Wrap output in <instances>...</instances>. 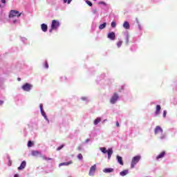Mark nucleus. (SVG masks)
<instances>
[{
  "mask_svg": "<svg viewBox=\"0 0 177 177\" xmlns=\"http://www.w3.org/2000/svg\"><path fill=\"white\" fill-rule=\"evenodd\" d=\"M59 26H60V22H59V21L57 20L53 19L51 24V28L49 30L50 32H52L53 30H57V28H59Z\"/></svg>",
  "mask_w": 177,
  "mask_h": 177,
  "instance_id": "f257e3e1",
  "label": "nucleus"
},
{
  "mask_svg": "<svg viewBox=\"0 0 177 177\" xmlns=\"http://www.w3.org/2000/svg\"><path fill=\"white\" fill-rule=\"evenodd\" d=\"M20 16H21V13L19 12V11L15 10H11L10 11L8 17L10 19H12L13 17H20Z\"/></svg>",
  "mask_w": 177,
  "mask_h": 177,
  "instance_id": "f03ea898",
  "label": "nucleus"
},
{
  "mask_svg": "<svg viewBox=\"0 0 177 177\" xmlns=\"http://www.w3.org/2000/svg\"><path fill=\"white\" fill-rule=\"evenodd\" d=\"M140 160V156H134L131 160V168H135V165Z\"/></svg>",
  "mask_w": 177,
  "mask_h": 177,
  "instance_id": "7ed1b4c3",
  "label": "nucleus"
},
{
  "mask_svg": "<svg viewBox=\"0 0 177 177\" xmlns=\"http://www.w3.org/2000/svg\"><path fill=\"white\" fill-rule=\"evenodd\" d=\"M32 88V85L28 83H26L22 86V89L25 91V92H30V91H31Z\"/></svg>",
  "mask_w": 177,
  "mask_h": 177,
  "instance_id": "20e7f679",
  "label": "nucleus"
},
{
  "mask_svg": "<svg viewBox=\"0 0 177 177\" xmlns=\"http://www.w3.org/2000/svg\"><path fill=\"white\" fill-rule=\"evenodd\" d=\"M118 94H117V93H115L113 94V95L111 97V100H110V102L112 104H114L115 103V102H117V100H118Z\"/></svg>",
  "mask_w": 177,
  "mask_h": 177,
  "instance_id": "39448f33",
  "label": "nucleus"
},
{
  "mask_svg": "<svg viewBox=\"0 0 177 177\" xmlns=\"http://www.w3.org/2000/svg\"><path fill=\"white\" fill-rule=\"evenodd\" d=\"M95 172H96V165H93L91 167L88 173L89 176H93V175H95Z\"/></svg>",
  "mask_w": 177,
  "mask_h": 177,
  "instance_id": "423d86ee",
  "label": "nucleus"
},
{
  "mask_svg": "<svg viewBox=\"0 0 177 177\" xmlns=\"http://www.w3.org/2000/svg\"><path fill=\"white\" fill-rule=\"evenodd\" d=\"M155 135H158V133H162V128L160 126H156L154 130Z\"/></svg>",
  "mask_w": 177,
  "mask_h": 177,
  "instance_id": "0eeeda50",
  "label": "nucleus"
},
{
  "mask_svg": "<svg viewBox=\"0 0 177 177\" xmlns=\"http://www.w3.org/2000/svg\"><path fill=\"white\" fill-rule=\"evenodd\" d=\"M107 38L111 41H114V39H115V33L114 32H109L107 35Z\"/></svg>",
  "mask_w": 177,
  "mask_h": 177,
  "instance_id": "6e6552de",
  "label": "nucleus"
},
{
  "mask_svg": "<svg viewBox=\"0 0 177 177\" xmlns=\"http://www.w3.org/2000/svg\"><path fill=\"white\" fill-rule=\"evenodd\" d=\"M26 165H27V162H26V160L22 161V162L21 163V165L18 167L19 171H21V169H24Z\"/></svg>",
  "mask_w": 177,
  "mask_h": 177,
  "instance_id": "1a4fd4ad",
  "label": "nucleus"
},
{
  "mask_svg": "<svg viewBox=\"0 0 177 177\" xmlns=\"http://www.w3.org/2000/svg\"><path fill=\"white\" fill-rule=\"evenodd\" d=\"M73 164V160H70L69 162H64L62 163L59 164V167H63V166H68L70 165Z\"/></svg>",
  "mask_w": 177,
  "mask_h": 177,
  "instance_id": "9d476101",
  "label": "nucleus"
},
{
  "mask_svg": "<svg viewBox=\"0 0 177 177\" xmlns=\"http://www.w3.org/2000/svg\"><path fill=\"white\" fill-rule=\"evenodd\" d=\"M103 172L105 174H110L111 172H114V169L113 168H106L103 170Z\"/></svg>",
  "mask_w": 177,
  "mask_h": 177,
  "instance_id": "9b49d317",
  "label": "nucleus"
},
{
  "mask_svg": "<svg viewBox=\"0 0 177 177\" xmlns=\"http://www.w3.org/2000/svg\"><path fill=\"white\" fill-rule=\"evenodd\" d=\"M116 158L118 160V162L120 165H124V161H122V157L120 156H117Z\"/></svg>",
  "mask_w": 177,
  "mask_h": 177,
  "instance_id": "f8f14e48",
  "label": "nucleus"
},
{
  "mask_svg": "<svg viewBox=\"0 0 177 177\" xmlns=\"http://www.w3.org/2000/svg\"><path fill=\"white\" fill-rule=\"evenodd\" d=\"M124 28H126V30H129L131 28V26L129 25V21H124L123 24Z\"/></svg>",
  "mask_w": 177,
  "mask_h": 177,
  "instance_id": "ddd939ff",
  "label": "nucleus"
},
{
  "mask_svg": "<svg viewBox=\"0 0 177 177\" xmlns=\"http://www.w3.org/2000/svg\"><path fill=\"white\" fill-rule=\"evenodd\" d=\"M106 153L108 154V159L110 160L111 158V155L113 154V149H109Z\"/></svg>",
  "mask_w": 177,
  "mask_h": 177,
  "instance_id": "4468645a",
  "label": "nucleus"
},
{
  "mask_svg": "<svg viewBox=\"0 0 177 177\" xmlns=\"http://www.w3.org/2000/svg\"><path fill=\"white\" fill-rule=\"evenodd\" d=\"M41 30L44 32H46L48 31V25L45 24H41Z\"/></svg>",
  "mask_w": 177,
  "mask_h": 177,
  "instance_id": "2eb2a0df",
  "label": "nucleus"
},
{
  "mask_svg": "<svg viewBox=\"0 0 177 177\" xmlns=\"http://www.w3.org/2000/svg\"><path fill=\"white\" fill-rule=\"evenodd\" d=\"M164 156H165V151H162V152L156 157V160H160V158H163Z\"/></svg>",
  "mask_w": 177,
  "mask_h": 177,
  "instance_id": "dca6fc26",
  "label": "nucleus"
},
{
  "mask_svg": "<svg viewBox=\"0 0 177 177\" xmlns=\"http://www.w3.org/2000/svg\"><path fill=\"white\" fill-rule=\"evenodd\" d=\"M160 111H161V106L157 105L156 106V111L155 112L156 115H158V114H160Z\"/></svg>",
  "mask_w": 177,
  "mask_h": 177,
  "instance_id": "f3484780",
  "label": "nucleus"
},
{
  "mask_svg": "<svg viewBox=\"0 0 177 177\" xmlns=\"http://www.w3.org/2000/svg\"><path fill=\"white\" fill-rule=\"evenodd\" d=\"M100 121H102V118H97L95 120H94V125H97L99 124V122H100Z\"/></svg>",
  "mask_w": 177,
  "mask_h": 177,
  "instance_id": "a211bd4d",
  "label": "nucleus"
},
{
  "mask_svg": "<svg viewBox=\"0 0 177 177\" xmlns=\"http://www.w3.org/2000/svg\"><path fill=\"white\" fill-rule=\"evenodd\" d=\"M121 176H125V175H128V170H123L120 173Z\"/></svg>",
  "mask_w": 177,
  "mask_h": 177,
  "instance_id": "6ab92c4d",
  "label": "nucleus"
},
{
  "mask_svg": "<svg viewBox=\"0 0 177 177\" xmlns=\"http://www.w3.org/2000/svg\"><path fill=\"white\" fill-rule=\"evenodd\" d=\"M41 113L43 115V117L48 121V117L46 116V113H45V111L44 109H41Z\"/></svg>",
  "mask_w": 177,
  "mask_h": 177,
  "instance_id": "aec40b11",
  "label": "nucleus"
},
{
  "mask_svg": "<svg viewBox=\"0 0 177 177\" xmlns=\"http://www.w3.org/2000/svg\"><path fill=\"white\" fill-rule=\"evenodd\" d=\"M42 160H45L46 161H50L52 160V158H47L46 156L42 155L41 156Z\"/></svg>",
  "mask_w": 177,
  "mask_h": 177,
  "instance_id": "412c9836",
  "label": "nucleus"
},
{
  "mask_svg": "<svg viewBox=\"0 0 177 177\" xmlns=\"http://www.w3.org/2000/svg\"><path fill=\"white\" fill-rule=\"evenodd\" d=\"M39 154V151H32L31 153V155L33 156L34 157L38 156Z\"/></svg>",
  "mask_w": 177,
  "mask_h": 177,
  "instance_id": "4be33fe9",
  "label": "nucleus"
},
{
  "mask_svg": "<svg viewBox=\"0 0 177 177\" xmlns=\"http://www.w3.org/2000/svg\"><path fill=\"white\" fill-rule=\"evenodd\" d=\"M106 22H104V24H102L99 26L100 30H103V28H106Z\"/></svg>",
  "mask_w": 177,
  "mask_h": 177,
  "instance_id": "5701e85b",
  "label": "nucleus"
},
{
  "mask_svg": "<svg viewBox=\"0 0 177 177\" xmlns=\"http://www.w3.org/2000/svg\"><path fill=\"white\" fill-rule=\"evenodd\" d=\"M100 151L104 153V154H106L107 153V149H106V147H101Z\"/></svg>",
  "mask_w": 177,
  "mask_h": 177,
  "instance_id": "b1692460",
  "label": "nucleus"
},
{
  "mask_svg": "<svg viewBox=\"0 0 177 177\" xmlns=\"http://www.w3.org/2000/svg\"><path fill=\"white\" fill-rule=\"evenodd\" d=\"M122 46V41H119L117 42L118 48H121Z\"/></svg>",
  "mask_w": 177,
  "mask_h": 177,
  "instance_id": "393cba45",
  "label": "nucleus"
},
{
  "mask_svg": "<svg viewBox=\"0 0 177 177\" xmlns=\"http://www.w3.org/2000/svg\"><path fill=\"white\" fill-rule=\"evenodd\" d=\"M34 146V143L32 142V141H28V147H32Z\"/></svg>",
  "mask_w": 177,
  "mask_h": 177,
  "instance_id": "a878e982",
  "label": "nucleus"
},
{
  "mask_svg": "<svg viewBox=\"0 0 177 177\" xmlns=\"http://www.w3.org/2000/svg\"><path fill=\"white\" fill-rule=\"evenodd\" d=\"M111 26L113 28H115L117 24H115V21H112Z\"/></svg>",
  "mask_w": 177,
  "mask_h": 177,
  "instance_id": "bb28decb",
  "label": "nucleus"
},
{
  "mask_svg": "<svg viewBox=\"0 0 177 177\" xmlns=\"http://www.w3.org/2000/svg\"><path fill=\"white\" fill-rule=\"evenodd\" d=\"M64 1V3H68V4H70L71 3V1L73 0H63Z\"/></svg>",
  "mask_w": 177,
  "mask_h": 177,
  "instance_id": "cd10ccee",
  "label": "nucleus"
},
{
  "mask_svg": "<svg viewBox=\"0 0 177 177\" xmlns=\"http://www.w3.org/2000/svg\"><path fill=\"white\" fill-rule=\"evenodd\" d=\"M77 158H78V160H82V158H84V156H82V154L79 153L77 155Z\"/></svg>",
  "mask_w": 177,
  "mask_h": 177,
  "instance_id": "c85d7f7f",
  "label": "nucleus"
},
{
  "mask_svg": "<svg viewBox=\"0 0 177 177\" xmlns=\"http://www.w3.org/2000/svg\"><path fill=\"white\" fill-rule=\"evenodd\" d=\"M86 3H87V5H88V6H92V2H91L89 0L86 1Z\"/></svg>",
  "mask_w": 177,
  "mask_h": 177,
  "instance_id": "c756f323",
  "label": "nucleus"
},
{
  "mask_svg": "<svg viewBox=\"0 0 177 177\" xmlns=\"http://www.w3.org/2000/svg\"><path fill=\"white\" fill-rule=\"evenodd\" d=\"M44 68H49V64H48V62H46L44 63Z\"/></svg>",
  "mask_w": 177,
  "mask_h": 177,
  "instance_id": "7c9ffc66",
  "label": "nucleus"
},
{
  "mask_svg": "<svg viewBox=\"0 0 177 177\" xmlns=\"http://www.w3.org/2000/svg\"><path fill=\"white\" fill-rule=\"evenodd\" d=\"M64 147V145H61L60 147H59L57 150L59 151V150H62V149Z\"/></svg>",
  "mask_w": 177,
  "mask_h": 177,
  "instance_id": "2f4dec72",
  "label": "nucleus"
},
{
  "mask_svg": "<svg viewBox=\"0 0 177 177\" xmlns=\"http://www.w3.org/2000/svg\"><path fill=\"white\" fill-rule=\"evenodd\" d=\"M163 117H164V118H165V117H167V111H163Z\"/></svg>",
  "mask_w": 177,
  "mask_h": 177,
  "instance_id": "473e14b6",
  "label": "nucleus"
},
{
  "mask_svg": "<svg viewBox=\"0 0 177 177\" xmlns=\"http://www.w3.org/2000/svg\"><path fill=\"white\" fill-rule=\"evenodd\" d=\"M12 165V161L9 160L8 161V166L10 167Z\"/></svg>",
  "mask_w": 177,
  "mask_h": 177,
  "instance_id": "72a5a7b5",
  "label": "nucleus"
},
{
  "mask_svg": "<svg viewBox=\"0 0 177 177\" xmlns=\"http://www.w3.org/2000/svg\"><path fill=\"white\" fill-rule=\"evenodd\" d=\"M39 107H40L41 111H42V110H44V108L42 107V104H40V105H39Z\"/></svg>",
  "mask_w": 177,
  "mask_h": 177,
  "instance_id": "f704fd0d",
  "label": "nucleus"
},
{
  "mask_svg": "<svg viewBox=\"0 0 177 177\" xmlns=\"http://www.w3.org/2000/svg\"><path fill=\"white\" fill-rule=\"evenodd\" d=\"M77 150H79L80 151H81V150H82V148L81 147H77Z\"/></svg>",
  "mask_w": 177,
  "mask_h": 177,
  "instance_id": "c9c22d12",
  "label": "nucleus"
},
{
  "mask_svg": "<svg viewBox=\"0 0 177 177\" xmlns=\"http://www.w3.org/2000/svg\"><path fill=\"white\" fill-rule=\"evenodd\" d=\"M122 90H124V86H122L121 88L119 89V92H121Z\"/></svg>",
  "mask_w": 177,
  "mask_h": 177,
  "instance_id": "e433bc0d",
  "label": "nucleus"
},
{
  "mask_svg": "<svg viewBox=\"0 0 177 177\" xmlns=\"http://www.w3.org/2000/svg\"><path fill=\"white\" fill-rule=\"evenodd\" d=\"M2 104H3V100H0V106H2Z\"/></svg>",
  "mask_w": 177,
  "mask_h": 177,
  "instance_id": "4c0bfd02",
  "label": "nucleus"
},
{
  "mask_svg": "<svg viewBox=\"0 0 177 177\" xmlns=\"http://www.w3.org/2000/svg\"><path fill=\"white\" fill-rule=\"evenodd\" d=\"M116 127H120V122H116Z\"/></svg>",
  "mask_w": 177,
  "mask_h": 177,
  "instance_id": "58836bf2",
  "label": "nucleus"
},
{
  "mask_svg": "<svg viewBox=\"0 0 177 177\" xmlns=\"http://www.w3.org/2000/svg\"><path fill=\"white\" fill-rule=\"evenodd\" d=\"M2 3H6V0H1Z\"/></svg>",
  "mask_w": 177,
  "mask_h": 177,
  "instance_id": "ea45409f",
  "label": "nucleus"
},
{
  "mask_svg": "<svg viewBox=\"0 0 177 177\" xmlns=\"http://www.w3.org/2000/svg\"><path fill=\"white\" fill-rule=\"evenodd\" d=\"M129 41V37H127V42L128 43Z\"/></svg>",
  "mask_w": 177,
  "mask_h": 177,
  "instance_id": "a19ab883",
  "label": "nucleus"
},
{
  "mask_svg": "<svg viewBox=\"0 0 177 177\" xmlns=\"http://www.w3.org/2000/svg\"><path fill=\"white\" fill-rule=\"evenodd\" d=\"M93 13H96V12H97V10H93Z\"/></svg>",
  "mask_w": 177,
  "mask_h": 177,
  "instance_id": "79ce46f5",
  "label": "nucleus"
},
{
  "mask_svg": "<svg viewBox=\"0 0 177 177\" xmlns=\"http://www.w3.org/2000/svg\"><path fill=\"white\" fill-rule=\"evenodd\" d=\"M88 142H89V139H87V140H86V143H88Z\"/></svg>",
  "mask_w": 177,
  "mask_h": 177,
  "instance_id": "37998d69",
  "label": "nucleus"
},
{
  "mask_svg": "<svg viewBox=\"0 0 177 177\" xmlns=\"http://www.w3.org/2000/svg\"><path fill=\"white\" fill-rule=\"evenodd\" d=\"M18 81H21V79H20V77H18Z\"/></svg>",
  "mask_w": 177,
  "mask_h": 177,
  "instance_id": "c03bdc74",
  "label": "nucleus"
},
{
  "mask_svg": "<svg viewBox=\"0 0 177 177\" xmlns=\"http://www.w3.org/2000/svg\"><path fill=\"white\" fill-rule=\"evenodd\" d=\"M14 23H16V20L14 21Z\"/></svg>",
  "mask_w": 177,
  "mask_h": 177,
  "instance_id": "a18cd8bd",
  "label": "nucleus"
},
{
  "mask_svg": "<svg viewBox=\"0 0 177 177\" xmlns=\"http://www.w3.org/2000/svg\"><path fill=\"white\" fill-rule=\"evenodd\" d=\"M100 3H103V2H100Z\"/></svg>",
  "mask_w": 177,
  "mask_h": 177,
  "instance_id": "49530a36",
  "label": "nucleus"
},
{
  "mask_svg": "<svg viewBox=\"0 0 177 177\" xmlns=\"http://www.w3.org/2000/svg\"><path fill=\"white\" fill-rule=\"evenodd\" d=\"M0 8H1V5H0Z\"/></svg>",
  "mask_w": 177,
  "mask_h": 177,
  "instance_id": "de8ad7c7",
  "label": "nucleus"
}]
</instances>
